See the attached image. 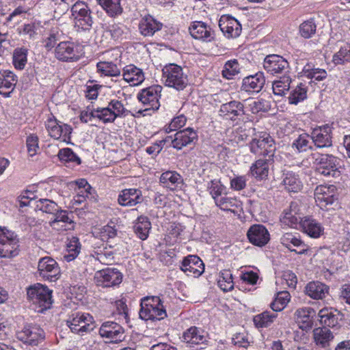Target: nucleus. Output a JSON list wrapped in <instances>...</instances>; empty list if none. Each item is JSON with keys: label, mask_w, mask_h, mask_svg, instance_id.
<instances>
[{"label": "nucleus", "mask_w": 350, "mask_h": 350, "mask_svg": "<svg viewBox=\"0 0 350 350\" xmlns=\"http://www.w3.org/2000/svg\"><path fill=\"white\" fill-rule=\"evenodd\" d=\"M99 334L102 337L109 338V342L113 343H118L124 338L122 326L112 321L103 323L99 329Z\"/></svg>", "instance_id": "16"}, {"label": "nucleus", "mask_w": 350, "mask_h": 350, "mask_svg": "<svg viewBox=\"0 0 350 350\" xmlns=\"http://www.w3.org/2000/svg\"><path fill=\"white\" fill-rule=\"evenodd\" d=\"M118 203L124 206H134L144 201L142 191L137 189H126L121 191Z\"/></svg>", "instance_id": "18"}, {"label": "nucleus", "mask_w": 350, "mask_h": 350, "mask_svg": "<svg viewBox=\"0 0 350 350\" xmlns=\"http://www.w3.org/2000/svg\"><path fill=\"white\" fill-rule=\"evenodd\" d=\"M45 126L51 137L63 142L69 143L72 131L70 125L57 120L53 116L47 119Z\"/></svg>", "instance_id": "5"}, {"label": "nucleus", "mask_w": 350, "mask_h": 350, "mask_svg": "<svg viewBox=\"0 0 350 350\" xmlns=\"http://www.w3.org/2000/svg\"><path fill=\"white\" fill-rule=\"evenodd\" d=\"M219 114L226 119L236 120L244 115L243 105L235 100L226 103L221 106Z\"/></svg>", "instance_id": "19"}, {"label": "nucleus", "mask_w": 350, "mask_h": 350, "mask_svg": "<svg viewBox=\"0 0 350 350\" xmlns=\"http://www.w3.org/2000/svg\"><path fill=\"white\" fill-rule=\"evenodd\" d=\"M311 135L304 133L300 135L297 139H295L293 144V147H295L299 152L306 151L308 148H310V139Z\"/></svg>", "instance_id": "55"}, {"label": "nucleus", "mask_w": 350, "mask_h": 350, "mask_svg": "<svg viewBox=\"0 0 350 350\" xmlns=\"http://www.w3.org/2000/svg\"><path fill=\"white\" fill-rule=\"evenodd\" d=\"M247 236L250 243L258 247L265 245L270 240L269 231L261 224L252 225L249 228Z\"/></svg>", "instance_id": "17"}, {"label": "nucleus", "mask_w": 350, "mask_h": 350, "mask_svg": "<svg viewBox=\"0 0 350 350\" xmlns=\"http://www.w3.org/2000/svg\"><path fill=\"white\" fill-rule=\"evenodd\" d=\"M311 139L317 148H327L332 146V128L326 124L314 128L311 133Z\"/></svg>", "instance_id": "13"}, {"label": "nucleus", "mask_w": 350, "mask_h": 350, "mask_svg": "<svg viewBox=\"0 0 350 350\" xmlns=\"http://www.w3.org/2000/svg\"><path fill=\"white\" fill-rule=\"evenodd\" d=\"M162 87L161 85L150 86L144 89L138 94L137 98L147 107L148 109H158L159 107V98L161 96Z\"/></svg>", "instance_id": "11"}, {"label": "nucleus", "mask_w": 350, "mask_h": 350, "mask_svg": "<svg viewBox=\"0 0 350 350\" xmlns=\"http://www.w3.org/2000/svg\"><path fill=\"white\" fill-rule=\"evenodd\" d=\"M52 291L46 286L37 283L27 288V297L32 303L40 308L38 312L50 308L52 304Z\"/></svg>", "instance_id": "2"}, {"label": "nucleus", "mask_w": 350, "mask_h": 350, "mask_svg": "<svg viewBox=\"0 0 350 350\" xmlns=\"http://www.w3.org/2000/svg\"><path fill=\"white\" fill-rule=\"evenodd\" d=\"M160 181L165 187L173 190L182 183V178L176 172L167 171L161 174Z\"/></svg>", "instance_id": "35"}, {"label": "nucleus", "mask_w": 350, "mask_h": 350, "mask_svg": "<svg viewBox=\"0 0 350 350\" xmlns=\"http://www.w3.org/2000/svg\"><path fill=\"white\" fill-rule=\"evenodd\" d=\"M299 211L298 204L296 202H291L289 207L284 210L280 216V221L289 227L297 228L302 219Z\"/></svg>", "instance_id": "21"}, {"label": "nucleus", "mask_w": 350, "mask_h": 350, "mask_svg": "<svg viewBox=\"0 0 350 350\" xmlns=\"http://www.w3.org/2000/svg\"><path fill=\"white\" fill-rule=\"evenodd\" d=\"M133 228L137 237L142 240H146L148 237L151 224L148 217L140 216L138 217Z\"/></svg>", "instance_id": "34"}, {"label": "nucleus", "mask_w": 350, "mask_h": 350, "mask_svg": "<svg viewBox=\"0 0 350 350\" xmlns=\"http://www.w3.org/2000/svg\"><path fill=\"white\" fill-rule=\"evenodd\" d=\"M291 79L288 76H283L273 83L272 89L275 95L284 96L290 88Z\"/></svg>", "instance_id": "44"}, {"label": "nucleus", "mask_w": 350, "mask_h": 350, "mask_svg": "<svg viewBox=\"0 0 350 350\" xmlns=\"http://www.w3.org/2000/svg\"><path fill=\"white\" fill-rule=\"evenodd\" d=\"M162 78L166 86L178 91L184 90L189 83L187 75L176 64H169L163 68Z\"/></svg>", "instance_id": "1"}, {"label": "nucleus", "mask_w": 350, "mask_h": 350, "mask_svg": "<svg viewBox=\"0 0 350 350\" xmlns=\"http://www.w3.org/2000/svg\"><path fill=\"white\" fill-rule=\"evenodd\" d=\"M27 50L23 48L16 49L13 54V64L16 69L22 70L27 63Z\"/></svg>", "instance_id": "49"}, {"label": "nucleus", "mask_w": 350, "mask_h": 350, "mask_svg": "<svg viewBox=\"0 0 350 350\" xmlns=\"http://www.w3.org/2000/svg\"><path fill=\"white\" fill-rule=\"evenodd\" d=\"M265 80L261 73L250 75L243 80L241 89L249 92H259L265 84Z\"/></svg>", "instance_id": "28"}, {"label": "nucleus", "mask_w": 350, "mask_h": 350, "mask_svg": "<svg viewBox=\"0 0 350 350\" xmlns=\"http://www.w3.org/2000/svg\"><path fill=\"white\" fill-rule=\"evenodd\" d=\"M18 81L16 75L10 70H3L0 75V89L13 91Z\"/></svg>", "instance_id": "40"}, {"label": "nucleus", "mask_w": 350, "mask_h": 350, "mask_svg": "<svg viewBox=\"0 0 350 350\" xmlns=\"http://www.w3.org/2000/svg\"><path fill=\"white\" fill-rule=\"evenodd\" d=\"M166 316V311L163 304L155 306L146 304L139 311L140 318L145 321L161 320L163 319Z\"/></svg>", "instance_id": "27"}, {"label": "nucleus", "mask_w": 350, "mask_h": 350, "mask_svg": "<svg viewBox=\"0 0 350 350\" xmlns=\"http://www.w3.org/2000/svg\"><path fill=\"white\" fill-rule=\"evenodd\" d=\"M277 317V314L265 311L254 317L253 321L258 328L269 327Z\"/></svg>", "instance_id": "42"}, {"label": "nucleus", "mask_w": 350, "mask_h": 350, "mask_svg": "<svg viewBox=\"0 0 350 350\" xmlns=\"http://www.w3.org/2000/svg\"><path fill=\"white\" fill-rule=\"evenodd\" d=\"M303 71L308 78L314 79L317 81H322L327 77V72L324 69H309L306 68V67H304Z\"/></svg>", "instance_id": "58"}, {"label": "nucleus", "mask_w": 350, "mask_h": 350, "mask_svg": "<svg viewBox=\"0 0 350 350\" xmlns=\"http://www.w3.org/2000/svg\"><path fill=\"white\" fill-rule=\"evenodd\" d=\"M96 258L104 265L111 264L114 259V253L106 247L103 250L96 252Z\"/></svg>", "instance_id": "60"}, {"label": "nucleus", "mask_w": 350, "mask_h": 350, "mask_svg": "<svg viewBox=\"0 0 350 350\" xmlns=\"http://www.w3.org/2000/svg\"><path fill=\"white\" fill-rule=\"evenodd\" d=\"M271 107V99L260 98L253 103L252 109L253 113H258L259 111H268Z\"/></svg>", "instance_id": "59"}, {"label": "nucleus", "mask_w": 350, "mask_h": 350, "mask_svg": "<svg viewBox=\"0 0 350 350\" xmlns=\"http://www.w3.org/2000/svg\"><path fill=\"white\" fill-rule=\"evenodd\" d=\"M84 54L83 46L71 42H61L55 48V57L61 61H77Z\"/></svg>", "instance_id": "6"}, {"label": "nucleus", "mask_w": 350, "mask_h": 350, "mask_svg": "<svg viewBox=\"0 0 350 350\" xmlns=\"http://www.w3.org/2000/svg\"><path fill=\"white\" fill-rule=\"evenodd\" d=\"M37 207L42 212L53 215L58 211L57 204L48 199H40L38 201Z\"/></svg>", "instance_id": "52"}, {"label": "nucleus", "mask_w": 350, "mask_h": 350, "mask_svg": "<svg viewBox=\"0 0 350 350\" xmlns=\"http://www.w3.org/2000/svg\"><path fill=\"white\" fill-rule=\"evenodd\" d=\"M339 163L340 159L332 154H320L315 158L317 171L327 177H336L340 175Z\"/></svg>", "instance_id": "7"}, {"label": "nucleus", "mask_w": 350, "mask_h": 350, "mask_svg": "<svg viewBox=\"0 0 350 350\" xmlns=\"http://www.w3.org/2000/svg\"><path fill=\"white\" fill-rule=\"evenodd\" d=\"M217 284L219 288L224 292L231 291L234 288L232 275L229 270L224 269L220 271Z\"/></svg>", "instance_id": "43"}, {"label": "nucleus", "mask_w": 350, "mask_h": 350, "mask_svg": "<svg viewBox=\"0 0 350 350\" xmlns=\"http://www.w3.org/2000/svg\"><path fill=\"white\" fill-rule=\"evenodd\" d=\"M196 133L191 128H187L178 131L175 134L174 139L172 141V146L177 149L180 150L183 147L193 143L197 140Z\"/></svg>", "instance_id": "22"}, {"label": "nucleus", "mask_w": 350, "mask_h": 350, "mask_svg": "<svg viewBox=\"0 0 350 350\" xmlns=\"http://www.w3.org/2000/svg\"><path fill=\"white\" fill-rule=\"evenodd\" d=\"M59 159L65 162H75L77 164L81 163L80 158L70 148H64L59 151Z\"/></svg>", "instance_id": "57"}, {"label": "nucleus", "mask_w": 350, "mask_h": 350, "mask_svg": "<svg viewBox=\"0 0 350 350\" xmlns=\"http://www.w3.org/2000/svg\"><path fill=\"white\" fill-rule=\"evenodd\" d=\"M161 27L162 23H139V31L144 36H152Z\"/></svg>", "instance_id": "56"}, {"label": "nucleus", "mask_w": 350, "mask_h": 350, "mask_svg": "<svg viewBox=\"0 0 350 350\" xmlns=\"http://www.w3.org/2000/svg\"><path fill=\"white\" fill-rule=\"evenodd\" d=\"M215 202L221 210L234 212V207H237V200L234 198L227 196H219L215 198Z\"/></svg>", "instance_id": "48"}, {"label": "nucleus", "mask_w": 350, "mask_h": 350, "mask_svg": "<svg viewBox=\"0 0 350 350\" xmlns=\"http://www.w3.org/2000/svg\"><path fill=\"white\" fill-rule=\"evenodd\" d=\"M291 295L287 291L278 293L275 300L271 303V308L273 311H282L290 301Z\"/></svg>", "instance_id": "45"}, {"label": "nucleus", "mask_w": 350, "mask_h": 350, "mask_svg": "<svg viewBox=\"0 0 350 350\" xmlns=\"http://www.w3.org/2000/svg\"><path fill=\"white\" fill-rule=\"evenodd\" d=\"M263 66L268 72L273 75L284 70L288 66V62L282 57L273 54L265 58Z\"/></svg>", "instance_id": "25"}, {"label": "nucleus", "mask_w": 350, "mask_h": 350, "mask_svg": "<svg viewBox=\"0 0 350 350\" xmlns=\"http://www.w3.org/2000/svg\"><path fill=\"white\" fill-rule=\"evenodd\" d=\"M280 243L291 252L298 254H304L308 251L301 239L292 233H284L280 238Z\"/></svg>", "instance_id": "23"}, {"label": "nucleus", "mask_w": 350, "mask_h": 350, "mask_svg": "<svg viewBox=\"0 0 350 350\" xmlns=\"http://www.w3.org/2000/svg\"><path fill=\"white\" fill-rule=\"evenodd\" d=\"M67 325L72 332L80 335L89 333L96 327L92 316L88 313L81 312L72 314L67 320Z\"/></svg>", "instance_id": "3"}, {"label": "nucleus", "mask_w": 350, "mask_h": 350, "mask_svg": "<svg viewBox=\"0 0 350 350\" xmlns=\"http://www.w3.org/2000/svg\"><path fill=\"white\" fill-rule=\"evenodd\" d=\"M26 144L29 154L31 157L34 156L39 149L38 137L36 135H31L27 138Z\"/></svg>", "instance_id": "62"}, {"label": "nucleus", "mask_w": 350, "mask_h": 350, "mask_svg": "<svg viewBox=\"0 0 350 350\" xmlns=\"http://www.w3.org/2000/svg\"><path fill=\"white\" fill-rule=\"evenodd\" d=\"M239 72V65L236 59L228 61L222 70V75L227 79H231Z\"/></svg>", "instance_id": "50"}, {"label": "nucleus", "mask_w": 350, "mask_h": 350, "mask_svg": "<svg viewBox=\"0 0 350 350\" xmlns=\"http://www.w3.org/2000/svg\"><path fill=\"white\" fill-rule=\"evenodd\" d=\"M208 189L210 190V193L212 197L215 200V198L221 196L223 191L224 186L220 183V181L218 180H213L210 182L208 185Z\"/></svg>", "instance_id": "63"}, {"label": "nucleus", "mask_w": 350, "mask_h": 350, "mask_svg": "<svg viewBox=\"0 0 350 350\" xmlns=\"http://www.w3.org/2000/svg\"><path fill=\"white\" fill-rule=\"evenodd\" d=\"M95 280L98 286L111 287L121 283L122 277L120 271L116 269H105L98 271L95 274Z\"/></svg>", "instance_id": "12"}, {"label": "nucleus", "mask_w": 350, "mask_h": 350, "mask_svg": "<svg viewBox=\"0 0 350 350\" xmlns=\"http://www.w3.org/2000/svg\"><path fill=\"white\" fill-rule=\"evenodd\" d=\"M281 185L284 186L286 191L289 193H297L302 188V183L297 176L292 172L284 174Z\"/></svg>", "instance_id": "33"}, {"label": "nucleus", "mask_w": 350, "mask_h": 350, "mask_svg": "<svg viewBox=\"0 0 350 350\" xmlns=\"http://www.w3.org/2000/svg\"><path fill=\"white\" fill-rule=\"evenodd\" d=\"M333 62L335 64H342L350 61V46L346 45L340 49L333 56Z\"/></svg>", "instance_id": "54"}, {"label": "nucleus", "mask_w": 350, "mask_h": 350, "mask_svg": "<svg viewBox=\"0 0 350 350\" xmlns=\"http://www.w3.org/2000/svg\"><path fill=\"white\" fill-rule=\"evenodd\" d=\"M250 150L254 154L264 157H273L275 150L273 139L269 135H264L259 139L254 138L250 142Z\"/></svg>", "instance_id": "9"}, {"label": "nucleus", "mask_w": 350, "mask_h": 350, "mask_svg": "<svg viewBox=\"0 0 350 350\" xmlns=\"http://www.w3.org/2000/svg\"><path fill=\"white\" fill-rule=\"evenodd\" d=\"M313 337L317 345L327 347L333 340V333L326 327H317L313 330Z\"/></svg>", "instance_id": "32"}, {"label": "nucleus", "mask_w": 350, "mask_h": 350, "mask_svg": "<svg viewBox=\"0 0 350 350\" xmlns=\"http://www.w3.org/2000/svg\"><path fill=\"white\" fill-rule=\"evenodd\" d=\"M218 25L228 38H237L242 31L241 23H218Z\"/></svg>", "instance_id": "47"}, {"label": "nucleus", "mask_w": 350, "mask_h": 350, "mask_svg": "<svg viewBox=\"0 0 350 350\" xmlns=\"http://www.w3.org/2000/svg\"><path fill=\"white\" fill-rule=\"evenodd\" d=\"M96 113V118L102 120L104 123L113 122L116 119V115L113 113L110 107L97 108Z\"/></svg>", "instance_id": "51"}, {"label": "nucleus", "mask_w": 350, "mask_h": 350, "mask_svg": "<svg viewBox=\"0 0 350 350\" xmlns=\"http://www.w3.org/2000/svg\"><path fill=\"white\" fill-rule=\"evenodd\" d=\"M320 321L325 327H334L338 323L337 314L327 308L321 309L319 312Z\"/></svg>", "instance_id": "41"}, {"label": "nucleus", "mask_w": 350, "mask_h": 350, "mask_svg": "<svg viewBox=\"0 0 350 350\" xmlns=\"http://www.w3.org/2000/svg\"><path fill=\"white\" fill-rule=\"evenodd\" d=\"M183 340L187 343L199 345L203 344L206 341V336L204 330L193 326L183 333Z\"/></svg>", "instance_id": "30"}, {"label": "nucleus", "mask_w": 350, "mask_h": 350, "mask_svg": "<svg viewBox=\"0 0 350 350\" xmlns=\"http://www.w3.org/2000/svg\"><path fill=\"white\" fill-rule=\"evenodd\" d=\"M187 119L185 116L180 115L177 117H175L173 118L170 123V124L167 126V127L165 129L167 133H170L172 131H176L178 129H180L183 127L185 123H186Z\"/></svg>", "instance_id": "61"}, {"label": "nucleus", "mask_w": 350, "mask_h": 350, "mask_svg": "<svg viewBox=\"0 0 350 350\" xmlns=\"http://www.w3.org/2000/svg\"><path fill=\"white\" fill-rule=\"evenodd\" d=\"M97 1L111 17L116 16L122 12L120 0H97Z\"/></svg>", "instance_id": "36"}, {"label": "nucleus", "mask_w": 350, "mask_h": 350, "mask_svg": "<svg viewBox=\"0 0 350 350\" xmlns=\"http://www.w3.org/2000/svg\"><path fill=\"white\" fill-rule=\"evenodd\" d=\"M122 76L123 79L116 81V83H118L119 86H122L124 81L130 83L131 85L137 86L142 84L145 79L142 69L133 64L128 65L124 68Z\"/></svg>", "instance_id": "14"}, {"label": "nucleus", "mask_w": 350, "mask_h": 350, "mask_svg": "<svg viewBox=\"0 0 350 350\" xmlns=\"http://www.w3.org/2000/svg\"><path fill=\"white\" fill-rule=\"evenodd\" d=\"M98 72L105 76L119 77L120 69L112 62H100L96 65Z\"/></svg>", "instance_id": "38"}, {"label": "nucleus", "mask_w": 350, "mask_h": 350, "mask_svg": "<svg viewBox=\"0 0 350 350\" xmlns=\"http://www.w3.org/2000/svg\"><path fill=\"white\" fill-rule=\"evenodd\" d=\"M116 234V229L109 225L103 226L100 230V237L103 241H107L109 239L115 237Z\"/></svg>", "instance_id": "64"}, {"label": "nucleus", "mask_w": 350, "mask_h": 350, "mask_svg": "<svg viewBox=\"0 0 350 350\" xmlns=\"http://www.w3.org/2000/svg\"><path fill=\"white\" fill-rule=\"evenodd\" d=\"M38 271L40 277L50 282H55L61 275L58 263L49 256H45L39 260Z\"/></svg>", "instance_id": "8"}, {"label": "nucleus", "mask_w": 350, "mask_h": 350, "mask_svg": "<svg viewBox=\"0 0 350 350\" xmlns=\"http://www.w3.org/2000/svg\"><path fill=\"white\" fill-rule=\"evenodd\" d=\"M191 36L195 39L204 40L211 36V29L206 23H193L189 27Z\"/></svg>", "instance_id": "39"}, {"label": "nucleus", "mask_w": 350, "mask_h": 350, "mask_svg": "<svg viewBox=\"0 0 350 350\" xmlns=\"http://www.w3.org/2000/svg\"><path fill=\"white\" fill-rule=\"evenodd\" d=\"M299 226L305 233L312 238L319 237L323 232V228L321 225L310 217H306L301 219Z\"/></svg>", "instance_id": "29"}, {"label": "nucleus", "mask_w": 350, "mask_h": 350, "mask_svg": "<svg viewBox=\"0 0 350 350\" xmlns=\"http://www.w3.org/2000/svg\"><path fill=\"white\" fill-rule=\"evenodd\" d=\"M180 269L187 275L197 278L204 271V265L198 256L189 255L183 259Z\"/></svg>", "instance_id": "15"}, {"label": "nucleus", "mask_w": 350, "mask_h": 350, "mask_svg": "<svg viewBox=\"0 0 350 350\" xmlns=\"http://www.w3.org/2000/svg\"><path fill=\"white\" fill-rule=\"evenodd\" d=\"M273 161V157H270L257 160L250 167L252 176L260 180L267 178Z\"/></svg>", "instance_id": "26"}, {"label": "nucleus", "mask_w": 350, "mask_h": 350, "mask_svg": "<svg viewBox=\"0 0 350 350\" xmlns=\"http://www.w3.org/2000/svg\"><path fill=\"white\" fill-rule=\"evenodd\" d=\"M329 288L319 282H312L307 284L305 288L306 293L314 299H322L328 294Z\"/></svg>", "instance_id": "31"}, {"label": "nucleus", "mask_w": 350, "mask_h": 350, "mask_svg": "<svg viewBox=\"0 0 350 350\" xmlns=\"http://www.w3.org/2000/svg\"><path fill=\"white\" fill-rule=\"evenodd\" d=\"M306 89L301 85H298L290 94L289 103L297 105L299 102L304 100L306 98Z\"/></svg>", "instance_id": "53"}, {"label": "nucleus", "mask_w": 350, "mask_h": 350, "mask_svg": "<svg viewBox=\"0 0 350 350\" xmlns=\"http://www.w3.org/2000/svg\"><path fill=\"white\" fill-rule=\"evenodd\" d=\"M314 315L315 311L312 308H301L295 311V319L301 329L308 330L312 326Z\"/></svg>", "instance_id": "24"}, {"label": "nucleus", "mask_w": 350, "mask_h": 350, "mask_svg": "<svg viewBox=\"0 0 350 350\" xmlns=\"http://www.w3.org/2000/svg\"><path fill=\"white\" fill-rule=\"evenodd\" d=\"M18 239L14 232L0 228V257L10 258L18 254Z\"/></svg>", "instance_id": "4"}, {"label": "nucleus", "mask_w": 350, "mask_h": 350, "mask_svg": "<svg viewBox=\"0 0 350 350\" xmlns=\"http://www.w3.org/2000/svg\"><path fill=\"white\" fill-rule=\"evenodd\" d=\"M72 12L75 19L78 21L88 22L91 19L90 10L83 3H75L72 8Z\"/></svg>", "instance_id": "46"}, {"label": "nucleus", "mask_w": 350, "mask_h": 350, "mask_svg": "<svg viewBox=\"0 0 350 350\" xmlns=\"http://www.w3.org/2000/svg\"><path fill=\"white\" fill-rule=\"evenodd\" d=\"M335 186L319 185L317 187L314 191L315 202L321 209L327 208L328 205H331L336 200Z\"/></svg>", "instance_id": "10"}, {"label": "nucleus", "mask_w": 350, "mask_h": 350, "mask_svg": "<svg viewBox=\"0 0 350 350\" xmlns=\"http://www.w3.org/2000/svg\"><path fill=\"white\" fill-rule=\"evenodd\" d=\"M17 334L20 340L30 345H36L39 340L44 338L43 329L37 325L25 327Z\"/></svg>", "instance_id": "20"}, {"label": "nucleus", "mask_w": 350, "mask_h": 350, "mask_svg": "<svg viewBox=\"0 0 350 350\" xmlns=\"http://www.w3.org/2000/svg\"><path fill=\"white\" fill-rule=\"evenodd\" d=\"M81 250V244L79 239L75 237H72L66 244V253L64 254V259L68 261H72L79 255Z\"/></svg>", "instance_id": "37"}]
</instances>
